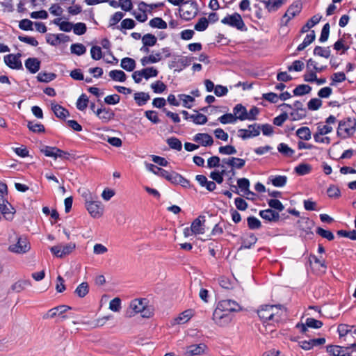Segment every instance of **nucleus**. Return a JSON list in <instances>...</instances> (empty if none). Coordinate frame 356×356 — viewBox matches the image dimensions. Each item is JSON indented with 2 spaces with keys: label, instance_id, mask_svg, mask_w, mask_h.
Instances as JSON below:
<instances>
[{
  "label": "nucleus",
  "instance_id": "46",
  "mask_svg": "<svg viewBox=\"0 0 356 356\" xmlns=\"http://www.w3.org/2000/svg\"><path fill=\"white\" fill-rule=\"evenodd\" d=\"M257 241V238L253 234H251L246 238H243L241 248H250L254 244L256 243Z\"/></svg>",
  "mask_w": 356,
  "mask_h": 356
},
{
  "label": "nucleus",
  "instance_id": "6",
  "mask_svg": "<svg viewBox=\"0 0 356 356\" xmlns=\"http://www.w3.org/2000/svg\"><path fill=\"white\" fill-rule=\"evenodd\" d=\"M198 11L196 3L187 1L179 8V14L182 19L188 21L195 17Z\"/></svg>",
  "mask_w": 356,
  "mask_h": 356
},
{
  "label": "nucleus",
  "instance_id": "26",
  "mask_svg": "<svg viewBox=\"0 0 356 356\" xmlns=\"http://www.w3.org/2000/svg\"><path fill=\"white\" fill-rule=\"evenodd\" d=\"M233 115L236 117V121L240 120L241 121L247 120V109L242 104H237L233 108Z\"/></svg>",
  "mask_w": 356,
  "mask_h": 356
},
{
  "label": "nucleus",
  "instance_id": "18",
  "mask_svg": "<svg viewBox=\"0 0 356 356\" xmlns=\"http://www.w3.org/2000/svg\"><path fill=\"white\" fill-rule=\"evenodd\" d=\"M222 164L221 167L224 169L225 165H227L233 168L241 169L245 163L244 159L236 157L225 158L222 160Z\"/></svg>",
  "mask_w": 356,
  "mask_h": 356
},
{
  "label": "nucleus",
  "instance_id": "32",
  "mask_svg": "<svg viewBox=\"0 0 356 356\" xmlns=\"http://www.w3.org/2000/svg\"><path fill=\"white\" fill-rule=\"evenodd\" d=\"M321 18L322 16L320 15H314L309 20L307 21L306 24L302 27L301 32H307L311 28L320 22Z\"/></svg>",
  "mask_w": 356,
  "mask_h": 356
},
{
  "label": "nucleus",
  "instance_id": "58",
  "mask_svg": "<svg viewBox=\"0 0 356 356\" xmlns=\"http://www.w3.org/2000/svg\"><path fill=\"white\" fill-rule=\"evenodd\" d=\"M88 104V98L85 94L81 95L76 102V108L80 111H84Z\"/></svg>",
  "mask_w": 356,
  "mask_h": 356
},
{
  "label": "nucleus",
  "instance_id": "57",
  "mask_svg": "<svg viewBox=\"0 0 356 356\" xmlns=\"http://www.w3.org/2000/svg\"><path fill=\"white\" fill-rule=\"evenodd\" d=\"M178 97L181 100H182L183 106L187 108H191L192 107V104L195 101L193 97L185 94H180Z\"/></svg>",
  "mask_w": 356,
  "mask_h": 356
},
{
  "label": "nucleus",
  "instance_id": "9",
  "mask_svg": "<svg viewBox=\"0 0 356 356\" xmlns=\"http://www.w3.org/2000/svg\"><path fill=\"white\" fill-rule=\"evenodd\" d=\"M76 248L74 243H69L67 244H59L50 248L51 253L57 257L62 258L70 254Z\"/></svg>",
  "mask_w": 356,
  "mask_h": 356
},
{
  "label": "nucleus",
  "instance_id": "41",
  "mask_svg": "<svg viewBox=\"0 0 356 356\" xmlns=\"http://www.w3.org/2000/svg\"><path fill=\"white\" fill-rule=\"evenodd\" d=\"M149 24L152 28L165 29L167 28V23L161 17H154L149 22Z\"/></svg>",
  "mask_w": 356,
  "mask_h": 356
},
{
  "label": "nucleus",
  "instance_id": "1",
  "mask_svg": "<svg viewBox=\"0 0 356 356\" xmlns=\"http://www.w3.org/2000/svg\"><path fill=\"white\" fill-rule=\"evenodd\" d=\"M154 313V307L149 305L146 298H135L132 300L126 310L125 316L132 318L137 314H140L143 318H151Z\"/></svg>",
  "mask_w": 356,
  "mask_h": 356
},
{
  "label": "nucleus",
  "instance_id": "23",
  "mask_svg": "<svg viewBox=\"0 0 356 356\" xmlns=\"http://www.w3.org/2000/svg\"><path fill=\"white\" fill-rule=\"evenodd\" d=\"M259 216L269 222H277L280 220L279 213L270 209L260 211Z\"/></svg>",
  "mask_w": 356,
  "mask_h": 356
},
{
  "label": "nucleus",
  "instance_id": "11",
  "mask_svg": "<svg viewBox=\"0 0 356 356\" xmlns=\"http://www.w3.org/2000/svg\"><path fill=\"white\" fill-rule=\"evenodd\" d=\"M221 22L224 24L235 27L239 30H243L245 27V24L241 16L237 13L226 16L221 20Z\"/></svg>",
  "mask_w": 356,
  "mask_h": 356
},
{
  "label": "nucleus",
  "instance_id": "28",
  "mask_svg": "<svg viewBox=\"0 0 356 356\" xmlns=\"http://www.w3.org/2000/svg\"><path fill=\"white\" fill-rule=\"evenodd\" d=\"M163 59L161 53L157 52L152 54L148 56H145L140 59V63L143 66H145L149 63H156Z\"/></svg>",
  "mask_w": 356,
  "mask_h": 356
},
{
  "label": "nucleus",
  "instance_id": "43",
  "mask_svg": "<svg viewBox=\"0 0 356 356\" xmlns=\"http://www.w3.org/2000/svg\"><path fill=\"white\" fill-rule=\"evenodd\" d=\"M306 67L307 69H312L314 71H316L318 73L322 72L327 69L326 65L318 66L317 63L312 58H309L307 60Z\"/></svg>",
  "mask_w": 356,
  "mask_h": 356
},
{
  "label": "nucleus",
  "instance_id": "24",
  "mask_svg": "<svg viewBox=\"0 0 356 356\" xmlns=\"http://www.w3.org/2000/svg\"><path fill=\"white\" fill-rule=\"evenodd\" d=\"M297 224L298 228L307 234L310 232L311 229L314 225V222L313 220H310L309 218L304 217L300 218L298 220Z\"/></svg>",
  "mask_w": 356,
  "mask_h": 356
},
{
  "label": "nucleus",
  "instance_id": "47",
  "mask_svg": "<svg viewBox=\"0 0 356 356\" xmlns=\"http://www.w3.org/2000/svg\"><path fill=\"white\" fill-rule=\"evenodd\" d=\"M312 171V166L309 164L301 163L295 168V172L298 175H305Z\"/></svg>",
  "mask_w": 356,
  "mask_h": 356
},
{
  "label": "nucleus",
  "instance_id": "25",
  "mask_svg": "<svg viewBox=\"0 0 356 356\" xmlns=\"http://www.w3.org/2000/svg\"><path fill=\"white\" fill-rule=\"evenodd\" d=\"M237 184L238 186L241 191V192L243 193V195H245L247 198L249 197V194H251L252 195H254V193L251 192L249 190L250 187V181L246 178H241L237 180Z\"/></svg>",
  "mask_w": 356,
  "mask_h": 356
},
{
  "label": "nucleus",
  "instance_id": "56",
  "mask_svg": "<svg viewBox=\"0 0 356 356\" xmlns=\"http://www.w3.org/2000/svg\"><path fill=\"white\" fill-rule=\"evenodd\" d=\"M218 120L223 124H233L236 122V117L232 113H226L218 118Z\"/></svg>",
  "mask_w": 356,
  "mask_h": 356
},
{
  "label": "nucleus",
  "instance_id": "48",
  "mask_svg": "<svg viewBox=\"0 0 356 356\" xmlns=\"http://www.w3.org/2000/svg\"><path fill=\"white\" fill-rule=\"evenodd\" d=\"M157 38L151 33H147L142 38V42L145 46L153 47L156 44Z\"/></svg>",
  "mask_w": 356,
  "mask_h": 356
},
{
  "label": "nucleus",
  "instance_id": "44",
  "mask_svg": "<svg viewBox=\"0 0 356 356\" xmlns=\"http://www.w3.org/2000/svg\"><path fill=\"white\" fill-rule=\"evenodd\" d=\"M89 291V286L87 282H82L75 289L74 293L80 298L85 297Z\"/></svg>",
  "mask_w": 356,
  "mask_h": 356
},
{
  "label": "nucleus",
  "instance_id": "54",
  "mask_svg": "<svg viewBox=\"0 0 356 356\" xmlns=\"http://www.w3.org/2000/svg\"><path fill=\"white\" fill-rule=\"evenodd\" d=\"M30 285L31 283L29 280H19L12 285V289L16 292H20L24 290L26 286Z\"/></svg>",
  "mask_w": 356,
  "mask_h": 356
},
{
  "label": "nucleus",
  "instance_id": "19",
  "mask_svg": "<svg viewBox=\"0 0 356 356\" xmlns=\"http://www.w3.org/2000/svg\"><path fill=\"white\" fill-rule=\"evenodd\" d=\"M207 346L204 343L193 344L186 347L185 355L186 356L200 355L204 353Z\"/></svg>",
  "mask_w": 356,
  "mask_h": 356
},
{
  "label": "nucleus",
  "instance_id": "39",
  "mask_svg": "<svg viewBox=\"0 0 356 356\" xmlns=\"http://www.w3.org/2000/svg\"><path fill=\"white\" fill-rule=\"evenodd\" d=\"M110 77L116 81L124 82L126 80V74L122 70H111L109 72Z\"/></svg>",
  "mask_w": 356,
  "mask_h": 356
},
{
  "label": "nucleus",
  "instance_id": "52",
  "mask_svg": "<svg viewBox=\"0 0 356 356\" xmlns=\"http://www.w3.org/2000/svg\"><path fill=\"white\" fill-rule=\"evenodd\" d=\"M167 143L169 147L172 149L177 151L181 150L182 144L181 142L177 138L171 137L167 140Z\"/></svg>",
  "mask_w": 356,
  "mask_h": 356
},
{
  "label": "nucleus",
  "instance_id": "12",
  "mask_svg": "<svg viewBox=\"0 0 356 356\" xmlns=\"http://www.w3.org/2000/svg\"><path fill=\"white\" fill-rule=\"evenodd\" d=\"M217 307L229 314L232 312H238L242 310V307L232 300H222L218 303Z\"/></svg>",
  "mask_w": 356,
  "mask_h": 356
},
{
  "label": "nucleus",
  "instance_id": "21",
  "mask_svg": "<svg viewBox=\"0 0 356 356\" xmlns=\"http://www.w3.org/2000/svg\"><path fill=\"white\" fill-rule=\"evenodd\" d=\"M204 217H198L195 218L191 225V230L193 232L194 235L197 234H203L205 232L204 227Z\"/></svg>",
  "mask_w": 356,
  "mask_h": 356
},
{
  "label": "nucleus",
  "instance_id": "13",
  "mask_svg": "<svg viewBox=\"0 0 356 356\" xmlns=\"http://www.w3.org/2000/svg\"><path fill=\"white\" fill-rule=\"evenodd\" d=\"M337 122V118L334 115H330L325 122V124H319L317 127V131L316 134L321 135H326L331 133L333 130L332 125H334Z\"/></svg>",
  "mask_w": 356,
  "mask_h": 356
},
{
  "label": "nucleus",
  "instance_id": "27",
  "mask_svg": "<svg viewBox=\"0 0 356 356\" xmlns=\"http://www.w3.org/2000/svg\"><path fill=\"white\" fill-rule=\"evenodd\" d=\"M26 68L31 73H36L40 67V61L36 58H29L25 61Z\"/></svg>",
  "mask_w": 356,
  "mask_h": 356
},
{
  "label": "nucleus",
  "instance_id": "29",
  "mask_svg": "<svg viewBox=\"0 0 356 356\" xmlns=\"http://www.w3.org/2000/svg\"><path fill=\"white\" fill-rule=\"evenodd\" d=\"M0 211L6 219L10 220L13 218L15 211L8 202H3L2 204H0Z\"/></svg>",
  "mask_w": 356,
  "mask_h": 356
},
{
  "label": "nucleus",
  "instance_id": "5",
  "mask_svg": "<svg viewBox=\"0 0 356 356\" xmlns=\"http://www.w3.org/2000/svg\"><path fill=\"white\" fill-rule=\"evenodd\" d=\"M85 207L93 218H99L103 216L104 206L101 202L95 200L93 197H86Z\"/></svg>",
  "mask_w": 356,
  "mask_h": 356
},
{
  "label": "nucleus",
  "instance_id": "38",
  "mask_svg": "<svg viewBox=\"0 0 356 356\" xmlns=\"http://www.w3.org/2000/svg\"><path fill=\"white\" fill-rule=\"evenodd\" d=\"M277 150L280 154L286 157H291L295 152L288 145L283 143L278 145Z\"/></svg>",
  "mask_w": 356,
  "mask_h": 356
},
{
  "label": "nucleus",
  "instance_id": "17",
  "mask_svg": "<svg viewBox=\"0 0 356 356\" xmlns=\"http://www.w3.org/2000/svg\"><path fill=\"white\" fill-rule=\"evenodd\" d=\"M327 352L332 356H350V352L348 346L343 347L340 346H328Z\"/></svg>",
  "mask_w": 356,
  "mask_h": 356
},
{
  "label": "nucleus",
  "instance_id": "37",
  "mask_svg": "<svg viewBox=\"0 0 356 356\" xmlns=\"http://www.w3.org/2000/svg\"><path fill=\"white\" fill-rule=\"evenodd\" d=\"M272 184L276 187H282L284 186L287 181V177L286 176L278 175V176H271L268 179Z\"/></svg>",
  "mask_w": 356,
  "mask_h": 356
},
{
  "label": "nucleus",
  "instance_id": "62",
  "mask_svg": "<svg viewBox=\"0 0 356 356\" xmlns=\"http://www.w3.org/2000/svg\"><path fill=\"white\" fill-rule=\"evenodd\" d=\"M225 174V170L222 169L220 172L213 171L211 172L210 177L213 181H216L218 184H222L223 181V175Z\"/></svg>",
  "mask_w": 356,
  "mask_h": 356
},
{
  "label": "nucleus",
  "instance_id": "63",
  "mask_svg": "<svg viewBox=\"0 0 356 356\" xmlns=\"http://www.w3.org/2000/svg\"><path fill=\"white\" fill-rule=\"evenodd\" d=\"M90 54L92 58L95 60H100L103 56L102 49L99 46H93L90 49Z\"/></svg>",
  "mask_w": 356,
  "mask_h": 356
},
{
  "label": "nucleus",
  "instance_id": "22",
  "mask_svg": "<svg viewBox=\"0 0 356 356\" xmlns=\"http://www.w3.org/2000/svg\"><path fill=\"white\" fill-rule=\"evenodd\" d=\"M338 332L339 337L342 341H346L349 337H353V334L356 333V330H353L348 325L341 324L338 326Z\"/></svg>",
  "mask_w": 356,
  "mask_h": 356
},
{
  "label": "nucleus",
  "instance_id": "45",
  "mask_svg": "<svg viewBox=\"0 0 356 356\" xmlns=\"http://www.w3.org/2000/svg\"><path fill=\"white\" fill-rule=\"evenodd\" d=\"M350 48V44L346 41V40L343 38H340L334 44V49L336 51L342 50L343 52H345Z\"/></svg>",
  "mask_w": 356,
  "mask_h": 356
},
{
  "label": "nucleus",
  "instance_id": "4",
  "mask_svg": "<svg viewBox=\"0 0 356 356\" xmlns=\"http://www.w3.org/2000/svg\"><path fill=\"white\" fill-rule=\"evenodd\" d=\"M31 248L29 242L26 237L16 235L15 241H11L8 246V250L15 254L26 253Z\"/></svg>",
  "mask_w": 356,
  "mask_h": 356
},
{
  "label": "nucleus",
  "instance_id": "31",
  "mask_svg": "<svg viewBox=\"0 0 356 356\" xmlns=\"http://www.w3.org/2000/svg\"><path fill=\"white\" fill-rule=\"evenodd\" d=\"M286 0H268L265 1V7L269 12H275L278 10Z\"/></svg>",
  "mask_w": 356,
  "mask_h": 356
},
{
  "label": "nucleus",
  "instance_id": "49",
  "mask_svg": "<svg viewBox=\"0 0 356 356\" xmlns=\"http://www.w3.org/2000/svg\"><path fill=\"white\" fill-rule=\"evenodd\" d=\"M58 152V147H51V146H44L41 149V152H42L47 157H52L56 159V153Z\"/></svg>",
  "mask_w": 356,
  "mask_h": 356
},
{
  "label": "nucleus",
  "instance_id": "61",
  "mask_svg": "<svg viewBox=\"0 0 356 356\" xmlns=\"http://www.w3.org/2000/svg\"><path fill=\"white\" fill-rule=\"evenodd\" d=\"M122 308L120 298H115L109 302V309L114 312H119Z\"/></svg>",
  "mask_w": 356,
  "mask_h": 356
},
{
  "label": "nucleus",
  "instance_id": "15",
  "mask_svg": "<svg viewBox=\"0 0 356 356\" xmlns=\"http://www.w3.org/2000/svg\"><path fill=\"white\" fill-rule=\"evenodd\" d=\"M21 54L18 53L17 54H8L4 56L3 60L6 65H8L10 68L14 70H21L22 69V63L20 60Z\"/></svg>",
  "mask_w": 356,
  "mask_h": 356
},
{
  "label": "nucleus",
  "instance_id": "20",
  "mask_svg": "<svg viewBox=\"0 0 356 356\" xmlns=\"http://www.w3.org/2000/svg\"><path fill=\"white\" fill-rule=\"evenodd\" d=\"M193 140L204 147L211 146L213 143V139L211 136L206 133L195 134L193 137Z\"/></svg>",
  "mask_w": 356,
  "mask_h": 356
},
{
  "label": "nucleus",
  "instance_id": "40",
  "mask_svg": "<svg viewBox=\"0 0 356 356\" xmlns=\"http://www.w3.org/2000/svg\"><path fill=\"white\" fill-rule=\"evenodd\" d=\"M312 88L309 85L300 84L293 90V94L296 96H302L306 94H309Z\"/></svg>",
  "mask_w": 356,
  "mask_h": 356
},
{
  "label": "nucleus",
  "instance_id": "14",
  "mask_svg": "<svg viewBox=\"0 0 356 356\" xmlns=\"http://www.w3.org/2000/svg\"><path fill=\"white\" fill-rule=\"evenodd\" d=\"M261 127L257 124H250L247 129H241L238 130V136L245 140L249 138L255 137L259 135Z\"/></svg>",
  "mask_w": 356,
  "mask_h": 356
},
{
  "label": "nucleus",
  "instance_id": "10",
  "mask_svg": "<svg viewBox=\"0 0 356 356\" xmlns=\"http://www.w3.org/2000/svg\"><path fill=\"white\" fill-rule=\"evenodd\" d=\"M302 10V3L300 1L293 3L287 9L286 12L283 16L282 23L283 25L286 26L289 22L295 16L298 15Z\"/></svg>",
  "mask_w": 356,
  "mask_h": 356
},
{
  "label": "nucleus",
  "instance_id": "50",
  "mask_svg": "<svg viewBox=\"0 0 356 356\" xmlns=\"http://www.w3.org/2000/svg\"><path fill=\"white\" fill-rule=\"evenodd\" d=\"M71 52L78 56L83 55L86 51V47L81 43L72 44L70 47Z\"/></svg>",
  "mask_w": 356,
  "mask_h": 356
},
{
  "label": "nucleus",
  "instance_id": "8",
  "mask_svg": "<svg viewBox=\"0 0 356 356\" xmlns=\"http://www.w3.org/2000/svg\"><path fill=\"white\" fill-rule=\"evenodd\" d=\"M213 320L218 326L224 327L232 321V316L231 314L221 310L218 307H216L213 313Z\"/></svg>",
  "mask_w": 356,
  "mask_h": 356
},
{
  "label": "nucleus",
  "instance_id": "60",
  "mask_svg": "<svg viewBox=\"0 0 356 356\" xmlns=\"http://www.w3.org/2000/svg\"><path fill=\"white\" fill-rule=\"evenodd\" d=\"M346 79V74L343 72H336L334 73L331 76V85L334 86L337 83H341Z\"/></svg>",
  "mask_w": 356,
  "mask_h": 356
},
{
  "label": "nucleus",
  "instance_id": "53",
  "mask_svg": "<svg viewBox=\"0 0 356 356\" xmlns=\"http://www.w3.org/2000/svg\"><path fill=\"white\" fill-rule=\"evenodd\" d=\"M141 71H142L143 77L145 79H148L149 78H151V77H156L159 73L158 70L153 67L144 68V69L141 70Z\"/></svg>",
  "mask_w": 356,
  "mask_h": 356
},
{
  "label": "nucleus",
  "instance_id": "36",
  "mask_svg": "<svg viewBox=\"0 0 356 356\" xmlns=\"http://www.w3.org/2000/svg\"><path fill=\"white\" fill-rule=\"evenodd\" d=\"M51 109L56 117L64 119L68 115V111L58 104H51Z\"/></svg>",
  "mask_w": 356,
  "mask_h": 356
},
{
  "label": "nucleus",
  "instance_id": "64",
  "mask_svg": "<svg viewBox=\"0 0 356 356\" xmlns=\"http://www.w3.org/2000/svg\"><path fill=\"white\" fill-rule=\"evenodd\" d=\"M209 26V21L206 17H201L195 25V29L197 31H203Z\"/></svg>",
  "mask_w": 356,
  "mask_h": 356
},
{
  "label": "nucleus",
  "instance_id": "51",
  "mask_svg": "<svg viewBox=\"0 0 356 356\" xmlns=\"http://www.w3.org/2000/svg\"><path fill=\"white\" fill-rule=\"evenodd\" d=\"M189 118L196 124H204L207 122V116L199 113L191 115Z\"/></svg>",
  "mask_w": 356,
  "mask_h": 356
},
{
  "label": "nucleus",
  "instance_id": "30",
  "mask_svg": "<svg viewBox=\"0 0 356 356\" xmlns=\"http://www.w3.org/2000/svg\"><path fill=\"white\" fill-rule=\"evenodd\" d=\"M193 315L194 312L192 309L185 310L175 318V322L177 324H184L188 322Z\"/></svg>",
  "mask_w": 356,
  "mask_h": 356
},
{
  "label": "nucleus",
  "instance_id": "35",
  "mask_svg": "<svg viewBox=\"0 0 356 356\" xmlns=\"http://www.w3.org/2000/svg\"><path fill=\"white\" fill-rule=\"evenodd\" d=\"M120 65L124 70L131 72L136 67V62L133 58L127 57L122 59Z\"/></svg>",
  "mask_w": 356,
  "mask_h": 356
},
{
  "label": "nucleus",
  "instance_id": "3",
  "mask_svg": "<svg viewBox=\"0 0 356 356\" xmlns=\"http://www.w3.org/2000/svg\"><path fill=\"white\" fill-rule=\"evenodd\" d=\"M356 131V120L347 118L339 122L337 134L339 137L346 139L351 137Z\"/></svg>",
  "mask_w": 356,
  "mask_h": 356
},
{
  "label": "nucleus",
  "instance_id": "55",
  "mask_svg": "<svg viewBox=\"0 0 356 356\" xmlns=\"http://www.w3.org/2000/svg\"><path fill=\"white\" fill-rule=\"evenodd\" d=\"M248 225L250 229H258L261 227V223L260 220L254 217L250 216L247 218Z\"/></svg>",
  "mask_w": 356,
  "mask_h": 356
},
{
  "label": "nucleus",
  "instance_id": "7",
  "mask_svg": "<svg viewBox=\"0 0 356 356\" xmlns=\"http://www.w3.org/2000/svg\"><path fill=\"white\" fill-rule=\"evenodd\" d=\"M72 308L70 306L61 305L57 307H55L51 309H49L44 316L43 318H54L56 317H59L60 321H64L68 318V316L65 314V313L71 309Z\"/></svg>",
  "mask_w": 356,
  "mask_h": 356
},
{
  "label": "nucleus",
  "instance_id": "16",
  "mask_svg": "<svg viewBox=\"0 0 356 356\" xmlns=\"http://www.w3.org/2000/svg\"><path fill=\"white\" fill-rule=\"evenodd\" d=\"M95 115L104 123L108 122L113 119L114 112L109 108L102 107L95 111Z\"/></svg>",
  "mask_w": 356,
  "mask_h": 356
},
{
  "label": "nucleus",
  "instance_id": "42",
  "mask_svg": "<svg viewBox=\"0 0 356 356\" xmlns=\"http://www.w3.org/2000/svg\"><path fill=\"white\" fill-rule=\"evenodd\" d=\"M330 47H322L320 46H316L314 49V54L316 56H319L325 58H328L330 56Z\"/></svg>",
  "mask_w": 356,
  "mask_h": 356
},
{
  "label": "nucleus",
  "instance_id": "2",
  "mask_svg": "<svg viewBox=\"0 0 356 356\" xmlns=\"http://www.w3.org/2000/svg\"><path fill=\"white\" fill-rule=\"evenodd\" d=\"M259 317L266 321L279 323L286 316V309L280 305L262 306L257 312Z\"/></svg>",
  "mask_w": 356,
  "mask_h": 356
},
{
  "label": "nucleus",
  "instance_id": "59",
  "mask_svg": "<svg viewBox=\"0 0 356 356\" xmlns=\"http://www.w3.org/2000/svg\"><path fill=\"white\" fill-rule=\"evenodd\" d=\"M151 88L154 93H162L166 90V86L161 81H156L151 84Z\"/></svg>",
  "mask_w": 356,
  "mask_h": 356
},
{
  "label": "nucleus",
  "instance_id": "33",
  "mask_svg": "<svg viewBox=\"0 0 356 356\" xmlns=\"http://www.w3.org/2000/svg\"><path fill=\"white\" fill-rule=\"evenodd\" d=\"M149 99V95L144 92H138L134 94V100L138 106L145 105Z\"/></svg>",
  "mask_w": 356,
  "mask_h": 356
},
{
  "label": "nucleus",
  "instance_id": "34",
  "mask_svg": "<svg viewBox=\"0 0 356 356\" xmlns=\"http://www.w3.org/2000/svg\"><path fill=\"white\" fill-rule=\"evenodd\" d=\"M297 136L301 140H309L311 139L312 133L309 127H302L296 131Z\"/></svg>",
  "mask_w": 356,
  "mask_h": 356
}]
</instances>
